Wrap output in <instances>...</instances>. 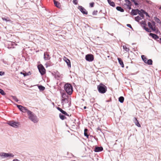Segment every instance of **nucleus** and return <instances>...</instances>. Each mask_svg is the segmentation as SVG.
<instances>
[{
    "instance_id": "a19ab883",
    "label": "nucleus",
    "mask_w": 161,
    "mask_h": 161,
    "mask_svg": "<svg viewBox=\"0 0 161 161\" xmlns=\"http://www.w3.org/2000/svg\"><path fill=\"white\" fill-rule=\"evenodd\" d=\"M127 26L128 27H130V28L131 29H133V28H132V27H131V25L130 24H128L127 25Z\"/></svg>"
},
{
    "instance_id": "0eeeda50",
    "label": "nucleus",
    "mask_w": 161,
    "mask_h": 161,
    "mask_svg": "<svg viewBox=\"0 0 161 161\" xmlns=\"http://www.w3.org/2000/svg\"><path fill=\"white\" fill-rule=\"evenodd\" d=\"M85 58L87 61L90 62L93 60L94 57L92 54H88L86 55Z\"/></svg>"
},
{
    "instance_id": "37998d69",
    "label": "nucleus",
    "mask_w": 161,
    "mask_h": 161,
    "mask_svg": "<svg viewBox=\"0 0 161 161\" xmlns=\"http://www.w3.org/2000/svg\"><path fill=\"white\" fill-rule=\"evenodd\" d=\"M142 24H143L144 26L146 25V23L144 21H142Z\"/></svg>"
},
{
    "instance_id": "7ed1b4c3",
    "label": "nucleus",
    "mask_w": 161,
    "mask_h": 161,
    "mask_svg": "<svg viewBox=\"0 0 161 161\" xmlns=\"http://www.w3.org/2000/svg\"><path fill=\"white\" fill-rule=\"evenodd\" d=\"M98 90L99 92L104 93L107 91V87L105 86L103 84H100L97 87Z\"/></svg>"
},
{
    "instance_id": "c756f323",
    "label": "nucleus",
    "mask_w": 161,
    "mask_h": 161,
    "mask_svg": "<svg viewBox=\"0 0 161 161\" xmlns=\"http://www.w3.org/2000/svg\"><path fill=\"white\" fill-rule=\"evenodd\" d=\"M38 87L39 90L41 91H43L45 89V87L41 85L39 86Z\"/></svg>"
},
{
    "instance_id": "a18cd8bd",
    "label": "nucleus",
    "mask_w": 161,
    "mask_h": 161,
    "mask_svg": "<svg viewBox=\"0 0 161 161\" xmlns=\"http://www.w3.org/2000/svg\"><path fill=\"white\" fill-rule=\"evenodd\" d=\"M97 130H99L100 131H101V129L99 127H98L97 129Z\"/></svg>"
},
{
    "instance_id": "39448f33",
    "label": "nucleus",
    "mask_w": 161,
    "mask_h": 161,
    "mask_svg": "<svg viewBox=\"0 0 161 161\" xmlns=\"http://www.w3.org/2000/svg\"><path fill=\"white\" fill-rule=\"evenodd\" d=\"M17 107L19 109V110L23 113H27L28 114V111H30L28 110L26 107L22 106L20 105L17 104Z\"/></svg>"
},
{
    "instance_id": "8fccbe9b",
    "label": "nucleus",
    "mask_w": 161,
    "mask_h": 161,
    "mask_svg": "<svg viewBox=\"0 0 161 161\" xmlns=\"http://www.w3.org/2000/svg\"><path fill=\"white\" fill-rule=\"evenodd\" d=\"M159 9L161 10V6L159 8Z\"/></svg>"
},
{
    "instance_id": "de8ad7c7",
    "label": "nucleus",
    "mask_w": 161,
    "mask_h": 161,
    "mask_svg": "<svg viewBox=\"0 0 161 161\" xmlns=\"http://www.w3.org/2000/svg\"><path fill=\"white\" fill-rule=\"evenodd\" d=\"M86 106H85V107H84V109H86Z\"/></svg>"
},
{
    "instance_id": "9d476101",
    "label": "nucleus",
    "mask_w": 161,
    "mask_h": 161,
    "mask_svg": "<svg viewBox=\"0 0 161 161\" xmlns=\"http://www.w3.org/2000/svg\"><path fill=\"white\" fill-rule=\"evenodd\" d=\"M125 4L127 6V8L129 9H131V4L130 1L129 0H125Z\"/></svg>"
},
{
    "instance_id": "58836bf2",
    "label": "nucleus",
    "mask_w": 161,
    "mask_h": 161,
    "mask_svg": "<svg viewBox=\"0 0 161 161\" xmlns=\"http://www.w3.org/2000/svg\"><path fill=\"white\" fill-rule=\"evenodd\" d=\"M97 11H94L93 12V13H92V14L93 15H97Z\"/></svg>"
},
{
    "instance_id": "393cba45",
    "label": "nucleus",
    "mask_w": 161,
    "mask_h": 161,
    "mask_svg": "<svg viewBox=\"0 0 161 161\" xmlns=\"http://www.w3.org/2000/svg\"><path fill=\"white\" fill-rule=\"evenodd\" d=\"M2 19L3 20H5L6 21L10 22L11 21L8 17H7L6 18L5 17H2Z\"/></svg>"
},
{
    "instance_id": "aec40b11",
    "label": "nucleus",
    "mask_w": 161,
    "mask_h": 161,
    "mask_svg": "<svg viewBox=\"0 0 161 161\" xmlns=\"http://www.w3.org/2000/svg\"><path fill=\"white\" fill-rule=\"evenodd\" d=\"M53 2L55 5L58 8H60L61 5L60 3L55 0H53Z\"/></svg>"
},
{
    "instance_id": "9b49d317",
    "label": "nucleus",
    "mask_w": 161,
    "mask_h": 161,
    "mask_svg": "<svg viewBox=\"0 0 161 161\" xmlns=\"http://www.w3.org/2000/svg\"><path fill=\"white\" fill-rule=\"evenodd\" d=\"M63 59L66 63L67 64L69 67V68L71 67V63L69 59H68L66 57H64Z\"/></svg>"
},
{
    "instance_id": "e433bc0d",
    "label": "nucleus",
    "mask_w": 161,
    "mask_h": 161,
    "mask_svg": "<svg viewBox=\"0 0 161 161\" xmlns=\"http://www.w3.org/2000/svg\"><path fill=\"white\" fill-rule=\"evenodd\" d=\"M155 20L158 23L160 22V20L158 18H156L155 19Z\"/></svg>"
},
{
    "instance_id": "ddd939ff",
    "label": "nucleus",
    "mask_w": 161,
    "mask_h": 161,
    "mask_svg": "<svg viewBox=\"0 0 161 161\" xmlns=\"http://www.w3.org/2000/svg\"><path fill=\"white\" fill-rule=\"evenodd\" d=\"M44 59L45 60H49L50 58V57L48 52H46L44 53Z\"/></svg>"
},
{
    "instance_id": "dca6fc26",
    "label": "nucleus",
    "mask_w": 161,
    "mask_h": 161,
    "mask_svg": "<svg viewBox=\"0 0 161 161\" xmlns=\"http://www.w3.org/2000/svg\"><path fill=\"white\" fill-rule=\"evenodd\" d=\"M57 109L59 110L60 112H61L62 114H63L69 116V115L65 111H64L61 108H60L58 107L57 108Z\"/></svg>"
},
{
    "instance_id": "a878e982",
    "label": "nucleus",
    "mask_w": 161,
    "mask_h": 161,
    "mask_svg": "<svg viewBox=\"0 0 161 161\" xmlns=\"http://www.w3.org/2000/svg\"><path fill=\"white\" fill-rule=\"evenodd\" d=\"M87 129H85L84 130V134L85 136H86L87 138H89V135L87 134Z\"/></svg>"
},
{
    "instance_id": "20e7f679",
    "label": "nucleus",
    "mask_w": 161,
    "mask_h": 161,
    "mask_svg": "<svg viewBox=\"0 0 161 161\" xmlns=\"http://www.w3.org/2000/svg\"><path fill=\"white\" fill-rule=\"evenodd\" d=\"M37 67L39 72L42 75H44L45 74L46 70L42 64L38 65Z\"/></svg>"
},
{
    "instance_id": "2f4dec72",
    "label": "nucleus",
    "mask_w": 161,
    "mask_h": 161,
    "mask_svg": "<svg viewBox=\"0 0 161 161\" xmlns=\"http://www.w3.org/2000/svg\"><path fill=\"white\" fill-rule=\"evenodd\" d=\"M59 117L62 120H64L66 118L64 116L62 115L61 114H59Z\"/></svg>"
},
{
    "instance_id": "bb28decb",
    "label": "nucleus",
    "mask_w": 161,
    "mask_h": 161,
    "mask_svg": "<svg viewBox=\"0 0 161 161\" xmlns=\"http://www.w3.org/2000/svg\"><path fill=\"white\" fill-rule=\"evenodd\" d=\"M116 9L119 11H120L121 12H123L124 11V10L123 9L121 8V7H116Z\"/></svg>"
},
{
    "instance_id": "49530a36",
    "label": "nucleus",
    "mask_w": 161,
    "mask_h": 161,
    "mask_svg": "<svg viewBox=\"0 0 161 161\" xmlns=\"http://www.w3.org/2000/svg\"><path fill=\"white\" fill-rule=\"evenodd\" d=\"M134 3H135V5H138V3H136V2H135Z\"/></svg>"
},
{
    "instance_id": "cd10ccee",
    "label": "nucleus",
    "mask_w": 161,
    "mask_h": 161,
    "mask_svg": "<svg viewBox=\"0 0 161 161\" xmlns=\"http://www.w3.org/2000/svg\"><path fill=\"white\" fill-rule=\"evenodd\" d=\"M124 97H120L119 98V101L121 103L124 102Z\"/></svg>"
},
{
    "instance_id": "473e14b6",
    "label": "nucleus",
    "mask_w": 161,
    "mask_h": 161,
    "mask_svg": "<svg viewBox=\"0 0 161 161\" xmlns=\"http://www.w3.org/2000/svg\"><path fill=\"white\" fill-rule=\"evenodd\" d=\"M140 13H138V14L140 15V17H141L142 18H143V14H144L143 12L142 11V9L141 10H140Z\"/></svg>"
},
{
    "instance_id": "423d86ee",
    "label": "nucleus",
    "mask_w": 161,
    "mask_h": 161,
    "mask_svg": "<svg viewBox=\"0 0 161 161\" xmlns=\"http://www.w3.org/2000/svg\"><path fill=\"white\" fill-rule=\"evenodd\" d=\"M0 156L3 157L4 158H7L8 157H13L14 155L12 153H0Z\"/></svg>"
},
{
    "instance_id": "ea45409f",
    "label": "nucleus",
    "mask_w": 161,
    "mask_h": 161,
    "mask_svg": "<svg viewBox=\"0 0 161 161\" xmlns=\"http://www.w3.org/2000/svg\"><path fill=\"white\" fill-rule=\"evenodd\" d=\"M13 99L16 102H18V100L16 97H13Z\"/></svg>"
},
{
    "instance_id": "79ce46f5",
    "label": "nucleus",
    "mask_w": 161,
    "mask_h": 161,
    "mask_svg": "<svg viewBox=\"0 0 161 161\" xmlns=\"http://www.w3.org/2000/svg\"><path fill=\"white\" fill-rule=\"evenodd\" d=\"M5 73L4 72H2V71H0V75H3Z\"/></svg>"
},
{
    "instance_id": "5701e85b",
    "label": "nucleus",
    "mask_w": 161,
    "mask_h": 161,
    "mask_svg": "<svg viewBox=\"0 0 161 161\" xmlns=\"http://www.w3.org/2000/svg\"><path fill=\"white\" fill-rule=\"evenodd\" d=\"M62 97L63 98L62 100L64 101L68 97L65 93H63L62 94Z\"/></svg>"
},
{
    "instance_id": "4468645a",
    "label": "nucleus",
    "mask_w": 161,
    "mask_h": 161,
    "mask_svg": "<svg viewBox=\"0 0 161 161\" xmlns=\"http://www.w3.org/2000/svg\"><path fill=\"white\" fill-rule=\"evenodd\" d=\"M140 10L138 9L136 10L132 9L131 12V14L133 15H136L137 14H138V13H140Z\"/></svg>"
},
{
    "instance_id": "6e6552de",
    "label": "nucleus",
    "mask_w": 161,
    "mask_h": 161,
    "mask_svg": "<svg viewBox=\"0 0 161 161\" xmlns=\"http://www.w3.org/2000/svg\"><path fill=\"white\" fill-rule=\"evenodd\" d=\"M148 27L153 31H155V23L154 22H152L151 23L149 22L148 23Z\"/></svg>"
},
{
    "instance_id": "f8f14e48",
    "label": "nucleus",
    "mask_w": 161,
    "mask_h": 161,
    "mask_svg": "<svg viewBox=\"0 0 161 161\" xmlns=\"http://www.w3.org/2000/svg\"><path fill=\"white\" fill-rule=\"evenodd\" d=\"M79 9L80 11L83 14H88L87 11L82 6H80L79 8Z\"/></svg>"
},
{
    "instance_id": "4be33fe9",
    "label": "nucleus",
    "mask_w": 161,
    "mask_h": 161,
    "mask_svg": "<svg viewBox=\"0 0 161 161\" xmlns=\"http://www.w3.org/2000/svg\"><path fill=\"white\" fill-rule=\"evenodd\" d=\"M107 1L108 3L110 4V5L113 6L114 7L115 6V4L114 2H111V0H107Z\"/></svg>"
},
{
    "instance_id": "72a5a7b5",
    "label": "nucleus",
    "mask_w": 161,
    "mask_h": 161,
    "mask_svg": "<svg viewBox=\"0 0 161 161\" xmlns=\"http://www.w3.org/2000/svg\"><path fill=\"white\" fill-rule=\"evenodd\" d=\"M0 93L3 95H5L6 94L5 93L2 89L0 88Z\"/></svg>"
},
{
    "instance_id": "09e8293b",
    "label": "nucleus",
    "mask_w": 161,
    "mask_h": 161,
    "mask_svg": "<svg viewBox=\"0 0 161 161\" xmlns=\"http://www.w3.org/2000/svg\"><path fill=\"white\" fill-rule=\"evenodd\" d=\"M160 42L161 43V38H160Z\"/></svg>"
},
{
    "instance_id": "a211bd4d",
    "label": "nucleus",
    "mask_w": 161,
    "mask_h": 161,
    "mask_svg": "<svg viewBox=\"0 0 161 161\" xmlns=\"http://www.w3.org/2000/svg\"><path fill=\"white\" fill-rule=\"evenodd\" d=\"M149 36H152L153 38L155 39H157L158 38V37L156 34L152 33L149 34Z\"/></svg>"
},
{
    "instance_id": "f704fd0d",
    "label": "nucleus",
    "mask_w": 161,
    "mask_h": 161,
    "mask_svg": "<svg viewBox=\"0 0 161 161\" xmlns=\"http://www.w3.org/2000/svg\"><path fill=\"white\" fill-rule=\"evenodd\" d=\"M144 28L148 32H151V31L147 27L145 26H144Z\"/></svg>"
},
{
    "instance_id": "c9c22d12",
    "label": "nucleus",
    "mask_w": 161,
    "mask_h": 161,
    "mask_svg": "<svg viewBox=\"0 0 161 161\" xmlns=\"http://www.w3.org/2000/svg\"><path fill=\"white\" fill-rule=\"evenodd\" d=\"M142 12H143V13H144V14H146V15L147 16H148V15L147 14V13L145 11L142 9Z\"/></svg>"
},
{
    "instance_id": "f3484780",
    "label": "nucleus",
    "mask_w": 161,
    "mask_h": 161,
    "mask_svg": "<svg viewBox=\"0 0 161 161\" xmlns=\"http://www.w3.org/2000/svg\"><path fill=\"white\" fill-rule=\"evenodd\" d=\"M103 150V148L102 147H96L94 149L95 152H99Z\"/></svg>"
},
{
    "instance_id": "412c9836",
    "label": "nucleus",
    "mask_w": 161,
    "mask_h": 161,
    "mask_svg": "<svg viewBox=\"0 0 161 161\" xmlns=\"http://www.w3.org/2000/svg\"><path fill=\"white\" fill-rule=\"evenodd\" d=\"M141 57L143 61L146 63L147 60V59L146 57L144 55H142L141 56Z\"/></svg>"
},
{
    "instance_id": "f257e3e1",
    "label": "nucleus",
    "mask_w": 161,
    "mask_h": 161,
    "mask_svg": "<svg viewBox=\"0 0 161 161\" xmlns=\"http://www.w3.org/2000/svg\"><path fill=\"white\" fill-rule=\"evenodd\" d=\"M64 88V90L68 94L70 95L72 94L73 87L71 84L69 83L65 84Z\"/></svg>"
},
{
    "instance_id": "6ab92c4d",
    "label": "nucleus",
    "mask_w": 161,
    "mask_h": 161,
    "mask_svg": "<svg viewBox=\"0 0 161 161\" xmlns=\"http://www.w3.org/2000/svg\"><path fill=\"white\" fill-rule=\"evenodd\" d=\"M118 60L119 61V64H120V65L122 67L124 68V64L123 62V61L122 60L121 58H118Z\"/></svg>"
},
{
    "instance_id": "c85d7f7f",
    "label": "nucleus",
    "mask_w": 161,
    "mask_h": 161,
    "mask_svg": "<svg viewBox=\"0 0 161 161\" xmlns=\"http://www.w3.org/2000/svg\"><path fill=\"white\" fill-rule=\"evenodd\" d=\"M123 48L124 49L126 52H128L129 50V49L126 45H124L123 46Z\"/></svg>"
},
{
    "instance_id": "7c9ffc66",
    "label": "nucleus",
    "mask_w": 161,
    "mask_h": 161,
    "mask_svg": "<svg viewBox=\"0 0 161 161\" xmlns=\"http://www.w3.org/2000/svg\"><path fill=\"white\" fill-rule=\"evenodd\" d=\"M142 18L139 16H137L135 17V19L137 21H139L140 20L142 19Z\"/></svg>"
},
{
    "instance_id": "2eb2a0df",
    "label": "nucleus",
    "mask_w": 161,
    "mask_h": 161,
    "mask_svg": "<svg viewBox=\"0 0 161 161\" xmlns=\"http://www.w3.org/2000/svg\"><path fill=\"white\" fill-rule=\"evenodd\" d=\"M135 120H134V122L135 123V125L138 127H141V125L137 120L136 118L135 117L134 118Z\"/></svg>"
},
{
    "instance_id": "f03ea898",
    "label": "nucleus",
    "mask_w": 161,
    "mask_h": 161,
    "mask_svg": "<svg viewBox=\"0 0 161 161\" xmlns=\"http://www.w3.org/2000/svg\"><path fill=\"white\" fill-rule=\"evenodd\" d=\"M28 115L29 116V118L34 123H36L38 121V119L37 117L33 114L31 111H28Z\"/></svg>"
},
{
    "instance_id": "c03bdc74",
    "label": "nucleus",
    "mask_w": 161,
    "mask_h": 161,
    "mask_svg": "<svg viewBox=\"0 0 161 161\" xmlns=\"http://www.w3.org/2000/svg\"><path fill=\"white\" fill-rule=\"evenodd\" d=\"M13 161H20L19 160L17 159H14Z\"/></svg>"
},
{
    "instance_id": "b1692460",
    "label": "nucleus",
    "mask_w": 161,
    "mask_h": 161,
    "mask_svg": "<svg viewBox=\"0 0 161 161\" xmlns=\"http://www.w3.org/2000/svg\"><path fill=\"white\" fill-rule=\"evenodd\" d=\"M146 64L148 65H152L153 64V61L151 59L147 60Z\"/></svg>"
},
{
    "instance_id": "1a4fd4ad",
    "label": "nucleus",
    "mask_w": 161,
    "mask_h": 161,
    "mask_svg": "<svg viewBox=\"0 0 161 161\" xmlns=\"http://www.w3.org/2000/svg\"><path fill=\"white\" fill-rule=\"evenodd\" d=\"M8 124L11 126L15 128H17L18 127L19 124L18 123L15 122L13 121H9Z\"/></svg>"
},
{
    "instance_id": "4c0bfd02",
    "label": "nucleus",
    "mask_w": 161,
    "mask_h": 161,
    "mask_svg": "<svg viewBox=\"0 0 161 161\" xmlns=\"http://www.w3.org/2000/svg\"><path fill=\"white\" fill-rule=\"evenodd\" d=\"M94 3L93 2L90 3V6L91 7H93L94 6Z\"/></svg>"
}]
</instances>
